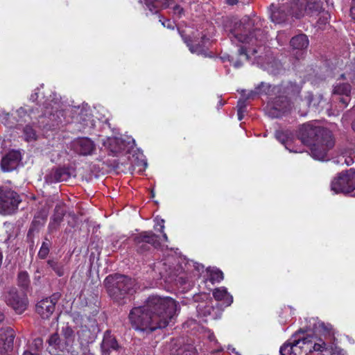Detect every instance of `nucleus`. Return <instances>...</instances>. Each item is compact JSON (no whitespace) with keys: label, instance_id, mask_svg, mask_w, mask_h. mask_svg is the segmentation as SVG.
Wrapping results in <instances>:
<instances>
[{"label":"nucleus","instance_id":"f257e3e1","mask_svg":"<svg viewBox=\"0 0 355 355\" xmlns=\"http://www.w3.org/2000/svg\"><path fill=\"white\" fill-rule=\"evenodd\" d=\"M178 311V304L172 297L153 295L144 305L130 310L128 320L135 331L151 333L165 328Z\"/></svg>","mask_w":355,"mask_h":355},{"label":"nucleus","instance_id":"f03ea898","mask_svg":"<svg viewBox=\"0 0 355 355\" xmlns=\"http://www.w3.org/2000/svg\"><path fill=\"white\" fill-rule=\"evenodd\" d=\"M261 24L258 17H244L228 31V36L232 44L239 47V55L248 60L252 56H256L261 52L263 46L268 40L267 34L260 26ZM257 57H261L258 55Z\"/></svg>","mask_w":355,"mask_h":355},{"label":"nucleus","instance_id":"7ed1b4c3","mask_svg":"<svg viewBox=\"0 0 355 355\" xmlns=\"http://www.w3.org/2000/svg\"><path fill=\"white\" fill-rule=\"evenodd\" d=\"M104 284L110 297L116 302H120L126 295L132 294L135 291V280L119 274L107 276Z\"/></svg>","mask_w":355,"mask_h":355},{"label":"nucleus","instance_id":"20e7f679","mask_svg":"<svg viewBox=\"0 0 355 355\" xmlns=\"http://www.w3.org/2000/svg\"><path fill=\"white\" fill-rule=\"evenodd\" d=\"M320 137L310 145V155L312 157L318 160H324L327 158L328 153L335 144V141L330 130L321 132Z\"/></svg>","mask_w":355,"mask_h":355},{"label":"nucleus","instance_id":"39448f33","mask_svg":"<svg viewBox=\"0 0 355 355\" xmlns=\"http://www.w3.org/2000/svg\"><path fill=\"white\" fill-rule=\"evenodd\" d=\"M74 342V332L69 326L62 327L60 336L58 334H53L48 340L49 346L60 352H67L71 351Z\"/></svg>","mask_w":355,"mask_h":355},{"label":"nucleus","instance_id":"423d86ee","mask_svg":"<svg viewBox=\"0 0 355 355\" xmlns=\"http://www.w3.org/2000/svg\"><path fill=\"white\" fill-rule=\"evenodd\" d=\"M270 97L265 108V112L271 118H279L288 113L292 105L288 98L282 94Z\"/></svg>","mask_w":355,"mask_h":355},{"label":"nucleus","instance_id":"0eeeda50","mask_svg":"<svg viewBox=\"0 0 355 355\" xmlns=\"http://www.w3.org/2000/svg\"><path fill=\"white\" fill-rule=\"evenodd\" d=\"M331 190L335 193H349L355 190V171L352 168L340 173L331 182Z\"/></svg>","mask_w":355,"mask_h":355},{"label":"nucleus","instance_id":"6e6552de","mask_svg":"<svg viewBox=\"0 0 355 355\" xmlns=\"http://www.w3.org/2000/svg\"><path fill=\"white\" fill-rule=\"evenodd\" d=\"M21 201L15 191L6 186L0 187V214L8 215L14 213Z\"/></svg>","mask_w":355,"mask_h":355},{"label":"nucleus","instance_id":"1a4fd4ad","mask_svg":"<svg viewBox=\"0 0 355 355\" xmlns=\"http://www.w3.org/2000/svg\"><path fill=\"white\" fill-rule=\"evenodd\" d=\"M293 2L296 10L292 7L293 14L297 19H300L305 15L316 14L322 8L320 0H295Z\"/></svg>","mask_w":355,"mask_h":355},{"label":"nucleus","instance_id":"9d476101","mask_svg":"<svg viewBox=\"0 0 355 355\" xmlns=\"http://www.w3.org/2000/svg\"><path fill=\"white\" fill-rule=\"evenodd\" d=\"M305 355H335L332 347H328L321 339L313 341L309 338H302Z\"/></svg>","mask_w":355,"mask_h":355},{"label":"nucleus","instance_id":"9b49d317","mask_svg":"<svg viewBox=\"0 0 355 355\" xmlns=\"http://www.w3.org/2000/svg\"><path fill=\"white\" fill-rule=\"evenodd\" d=\"M292 7H294V10H296L294 2H292L291 5H282L280 6L272 4L270 8V18L271 21L276 24L288 22L291 17H295L293 14Z\"/></svg>","mask_w":355,"mask_h":355},{"label":"nucleus","instance_id":"f8f14e48","mask_svg":"<svg viewBox=\"0 0 355 355\" xmlns=\"http://www.w3.org/2000/svg\"><path fill=\"white\" fill-rule=\"evenodd\" d=\"M323 130H329L314 125L311 123H304L299 129L298 137L304 144L310 146L317 137H320Z\"/></svg>","mask_w":355,"mask_h":355},{"label":"nucleus","instance_id":"ddd939ff","mask_svg":"<svg viewBox=\"0 0 355 355\" xmlns=\"http://www.w3.org/2000/svg\"><path fill=\"white\" fill-rule=\"evenodd\" d=\"M6 304L16 313H22L27 307L28 300L24 293H19L15 288H10L5 296Z\"/></svg>","mask_w":355,"mask_h":355},{"label":"nucleus","instance_id":"4468645a","mask_svg":"<svg viewBox=\"0 0 355 355\" xmlns=\"http://www.w3.org/2000/svg\"><path fill=\"white\" fill-rule=\"evenodd\" d=\"M158 236L151 231H144L134 237L137 251L143 253L149 250V245L157 248L159 245Z\"/></svg>","mask_w":355,"mask_h":355},{"label":"nucleus","instance_id":"2eb2a0df","mask_svg":"<svg viewBox=\"0 0 355 355\" xmlns=\"http://www.w3.org/2000/svg\"><path fill=\"white\" fill-rule=\"evenodd\" d=\"M60 298L58 293L42 299L36 304V311L42 318H49L55 311V306Z\"/></svg>","mask_w":355,"mask_h":355},{"label":"nucleus","instance_id":"dca6fc26","mask_svg":"<svg viewBox=\"0 0 355 355\" xmlns=\"http://www.w3.org/2000/svg\"><path fill=\"white\" fill-rule=\"evenodd\" d=\"M280 355H303L304 346L302 338L295 335L280 347Z\"/></svg>","mask_w":355,"mask_h":355},{"label":"nucleus","instance_id":"f3484780","mask_svg":"<svg viewBox=\"0 0 355 355\" xmlns=\"http://www.w3.org/2000/svg\"><path fill=\"white\" fill-rule=\"evenodd\" d=\"M72 148L77 154L83 156L92 155L96 151L94 142L88 137H81L74 140Z\"/></svg>","mask_w":355,"mask_h":355},{"label":"nucleus","instance_id":"a211bd4d","mask_svg":"<svg viewBox=\"0 0 355 355\" xmlns=\"http://www.w3.org/2000/svg\"><path fill=\"white\" fill-rule=\"evenodd\" d=\"M21 159L19 151L11 150L5 155L1 159V166L3 171L8 172L15 169Z\"/></svg>","mask_w":355,"mask_h":355},{"label":"nucleus","instance_id":"6ab92c4d","mask_svg":"<svg viewBox=\"0 0 355 355\" xmlns=\"http://www.w3.org/2000/svg\"><path fill=\"white\" fill-rule=\"evenodd\" d=\"M15 335L11 329H0V355H12L8 352L12 349Z\"/></svg>","mask_w":355,"mask_h":355},{"label":"nucleus","instance_id":"aec40b11","mask_svg":"<svg viewBox=\"0 0 355 355\" xmlns=\"http://www.w3.org/2000/svg\"><path fill=\"white\" fill-rule=\"evenodd\" d=\"M162 8L168 9V12L173 20L180 19L186 15L183 0H166Z\"/></svg>","mask_w":355,"mask_h":355},{"label":"nucleus","instance_id":"412c9836","mask_svg":"<svg viewBox=\"0 0 355 355\" xmlns=\"http://www.w3.org/2000/svg\"><path fill=\"white\" fill-rule=\"evenodd\" d=\"M309 44L307 36L304 34H300L293 37L290 40V44L293 51L296 52V59L300 60L303 58L304 51L306 49Z\"/></svg>","mask_w":355,"mask_h":355},{"label":"nucleus","instance_id":"4be33fe9","mask_svg":"<svg viewBox=\"0 0 355 355\" xmlns=\"http://www.w3.org/2000/svg\"><path fill=\"white\" fill-rule=\"evenodd\" d=\"M103 146L110 150V155L116 156L127 150V145L124 140L118 137H108L103 142Z\"/></svg>","mask_w":355,"mask_h":355},{"label":"nucleus","instance_id":"5701e85b","mask_svg":"<svg viewBox=\"0 0 355 355\" xmlns=\"http://www.w3.org/2000/svg\"><path fill=\"white\" fill-rule=\"evenodd\" d=\"M71 177V173L67 168H56L52 169L45 177V181L48 184L55 183L68 180Z\"/></svg>","mask_w":355,"mask_h":355},{"label":"nucleus","instance_id":"b1692460","mask_svg":"<svg viewBox=\"0 0 355 355\" xmlns=\"http://www.w3.org/2000/svg\"><path fill=\"white\" fill-rule=\"evenodd\" d=\"M274 89L278 94H282L288 98V96L297 95L301 91V86L292 82H286L275 86Z\"/></svg>","mask_w":355,"mask_h":355},{"label":"nucleus","instance_id":"393cba45","mask_svg":"<svg viewBox=\"0 0 355 355\" xmlns=\"http://www.w3.org/2000/svg\"><path fill=\"white\" fill-rule=\"evenodd\" d=\"M276 85H271L269 84H266L264 83H261L257 87H255L254 90L251 91L248 96H247V98H252L254 96L259 95V94H266L269 96V98L270 97H272V96L278 94V92L275 91L274 87Z\"/></svg>","mask_w":355,"mask_h":355},{"label":"nucleus","instance_id":"a878e982","mask_svg":"<svg viewBox=\"0 0 355 355\" xmlns=\"http://www.w3.org/2000/svg\"><path fill=\"white\" fill-rule=\"evenodd\" d=\"M213 296L217 301H221L226 306H230L233 302V297L230 295L225 287L217 288L213 291Z\"/></svg>","mask_w":355,"mask_h":355},{"label":"nucleus","instance_id":"bb28decb","mask_svg":"<svg viewBox=\"0 0 355 355\" xmlns=\"http://www.w3.org/2000/svg\"><path fill=\"white\" fill-rule=\"evenodd\" d=\"M65 215V210L61 205H57L54 209V214L49 225L50 230H55L62 222L64 216Z\"/></svg>","mask_w":355,"mask_h":355},{"label":"nucleus","instance_id":"cd10ccee","mask_svg":"<svg viewBox=\"0 0 355 355\" xmlns=\"http://www.w3.org/2000/svg\"><path fill=\"white\" fill-rule=\"evenodd\" d=\"M275 137L279 142L285 146L286 148L288 149L291 152L293 151V150L289 149L288 146L293 139V134L291 131L288 130H277L275 132ZM293 152L296 153L297 151L293 150Z\"/></svg>","mask_w":355,"mask_h":355},{"label":"nucleus","instance_id":"c85d7f7f","mask_svg":"<svg viewBox=\"0 0 355 355\" xmlns=\"http://www.w3.org/2000/svg\"><path fill=\"white\" fill-rule=\"evenodd\" d=\"M31 111L26 107H21L16 110V118L18 122H28L32 118L31 116Z\"/></svg>","mask_w":355,"mask_h":355},{"label":"nucleus","instance_id":"c756f323","mask_svg":"<svg viewBox=\"0 0 355 355\" xmlns=\"http://www.w3.org/2000/svg\"><path fill=\"white\" fill-rule=\"evenodd\" d=\"M42 345V339H35L32 343V345L30 346L28 349L24 351L23 355H39Z\"/></svg>","mask_w":355,"mask_h":355},{"label":"nucleus","instance_id":"7c9ffc66","mask_svg":"<svg viewBox=\"0 0 355 355\" xmlns=\"http://www.w3.org/2000/svg\"><path fill=\"white\" fill-rule=\"evenodd\" d=\"M313 329L320 334H329L331 330V325L330 324H325L324 322L316 320L313 319Z\"/></svg>","mask_w":355,"mask_h":355},{"label":"nucleus","instance_id":"2f4dec72","mask_svg":"<svg viewBox=\"0 0 355 355\" xmlns=\"http://www.w3.org/2000/svg\"><path fill=\"white\" fill-rule=\"evenodd\" d=\"M149 10L157 12L158 8H162L166 0H144Z\"/></svg>","mask_w":355,"mask_h":355},{"label":"nucleus","instance_id":"473e14b6","mask_svg":"<svg viewBox=\"0 0 355 355\" xmlns=\"http://www.w3.org/2000/svg\"><path fill=\"white\" fill-rule=\"evenodd\" d=\"M51 246V242L47 238H45L38 252V257L42 259L46 258L49 253Z\"/></svg>","mask_w":355,"mask_h":355},{"label":"nucleus","instance_id":"72a5a7b5","mask_svg":"<svg viewBox=\"0 0 355 355\" xmlns=\"http://www.w3.org/2000/svg\"><path fill=\"white\" fill-rule=\"evenodd\" d=\"M351 86L348 83L337 84L334 86V94L340 96L350 94Z\"/></svg>","mask_w":355,"mask_h":355},{"label":"nucleus","instance_id":"f704fd0d","mask_svg":"<svg viewBox=\"0 0 355 355\" xmlns=\"http://www.w3.org/2000/svg\"><path fill=\"white\" fill-rule=\"evenodd\" d=\"M103 345L107 349H116L118 343L116 340L110 335H105L103 340Z\"/></svg>","mask_w":355,"mask_h":355},{"label":"nucleus","instance_id":"c9c22d12","mask_svg":"<svg viewBox=\"0 0 355 355\" xmlns=\"http://www.w3.org/2000/svg\"><path fill=\"white\" fill-rule=\"evenodd\" d=\"M47 263L58 276L62 277L64 275V266L61 263L50 259Z\"/></svg>","mask_w":355,"mask_h":355},{"label":"nucleus","instance_id":"e433bc0d","mask_svg":"<svg viewBox=\"0 0 355 355\" xmlns=\"http://www.w3.org/2000/svg\"><path fill=\"white\" fill-rule=\"evenodd\" d=\"M23 137L26 141H35L37 139V134L31 126L26 125L23 130Z\"/></svg>","mask_w":355,"mask_h":355},{"label":"nucleus","instance_id":"4c0bfd02","mask_svg":"<svg viewBox=\"0 0 355 355\" xmlns=\"http://www.w3.org/2000/svg\"><path fill=\"white\" fill-rule=\"evenodd\" d=\"M18 285L24 288L28 287L30 284L29 275L26 271H21L17 276Z\"/></svg>","mask_w":355,"mask_h":355},{"label":"nucleus","instance_id":"58836bf2","mask_svg":"<svg viewBox=\"0 0 355 355\" xmlns=\"http://www.w3.org/2000/svg\"><path fill=\"white\" fill-rule=\"evenodd\" d=\"M137 160H132V164L133 166H140V168L139 169V171H143L146 169L147 167V162L144 159V156L142 153H139L137 157Z\"/></svg>","mask_w":355,"mask_h":355},{"label":"nucleus","instance_id":"ea45409f","mask_svg":"<svg viewBox=\"0 0 355 355\" xmlns=\"http://www.w3.org/2000/svg\"><path fill=\"white\" fill-rule=\"evenodd\" d=\"M184 40V42L187 43V46L189 49V51L192 53H196L197 55H205L206 51L204 49V47L202 45L196 44V45H192L187 40Z\"/></svg>","mask_w":355,"mask_h":355},{"label":"nucleus","instance_id":"a19ab883","mask_svg":"<svg viewBox=\"0 0 355 355\" xmlns=\"http://www.w3.org/2000/svg\"><path fill=\"white\" fill-rule=\"evenodd\" d=\"M224 278L223 273L221 270L214 268L210 271V280L212 282H220Z\"/></svg>","mask_w":355,"mask_h":355},{"label":"nucleus","instance_id":"79ce46f5","mask_svg":"<svg viewBox=\"0 0 355 355\" xmlns=\"http://www.w3.org/2000/svg\"><path fill=\"white\" fill-rule=\"evenodd\" d=\"M159 21L162 23V24L166 27L168 29H173L175 26V24L174 21H171V19H165L163 17H161L159 18Z\"/></svg>","mask_w":355,"mask_h":355},{"label":"nucleus","instance_id":"37998d69","mask_svg":"<svg viewBox=\"0 0 355 355\" xmlns=\"http://www.w3.org/2000/svg\"><path fill=\"white\" fill-rule=\"evenodd\" d=\"M288 39V36L284 31L279 32L277 35V40L279 45H283L286 42Z\"/></svg>","mask_w":355,"mask_h":355},{"label":"nucleus","instance_id":"c03bdc74","mask_svg":"<svg viewBox=\"0 0 355 355\" xmlns=\"http://www.w3.org/2000/svg\"><path fill=\"white\" fill-rule=\"evenodd\" d=\"M181 355H197V351L191 345L184 347Z\"/></svg>","mask_w":355,"mask_h":355},{"label":"nucleus","instance_id":"a18cd8bd","mask_svg":"<svg viewBox=\"0 0 355 355\" xmlns=\"http://www.w3.org/2000/svg\"><path fill=\"white\" fill-rule=\"evenodd\" d=\"M247 103L246 99H239L237 103V112H246Z\"/></svg>","mask_w":355,"mask_h":355},{"label":"nucleus","instance_id":"49530a36","mask_svg":"<svg viewBox=\"0 0 355 355\" xmlns=\"http://www.w3.org/2000/svg\"><path fill=\"white\" fill-rule=\"evenodd\" d=\"M52 103H53V105L51 103V104H48V105H46L45 106V108H46L45 114H48L51 115V114H53V112L48 110H49V105L51 107V110L55 109V110H57L58 109V107H59V103L57 102V101H52Z\"/></svg>","mask_w":355,"mask_h":355},{"label":"nucleus","instance_id":"de8ad7c7","mask_svg":"<svg viewBox=\"0 0 355 355\" xmlns=\"http://www.w3.org/2000/svg\"><path fill=\"white\" fill-rule=\"evenodd\" d=\"M340 102L343 105V107H346L350 101L349 94L343 95L340 98Z\"/></svg>","mask_w":355,"mask_h":355},{"label":"nucleus","instance_id":"09e8293b","mask_svg":"<svg viewBox=\"0 0 355 355\" xmlns=\"http://www.w3.org/2000/svg\"><path fill=\"white\" fill-rule=\"evenodd\" d=\"M230 61L231 63H232V65L235 68H239L243 65V62L241 60H235L233 57L231 59H230Z\"/></svg>","mask_w":355,"mask_h":355},{"label":"nucleus","instance_id":"8fccbe9b","mask_svg":"<svg viewBox=\"0 0 355 355\" xmlns=\"http://www.w3.org/2000/svg\"><path fill=\"white\" fill-rule=\"evenodd\" d=\"M164 220H162V219H160V220L156 219V225L160 227L159 231L161 232H163V230L164 229Z\"/></svg>","mask_w":355,"mask_h":355},{"label":"nucleus","instance_id":"3c124183","mask_svg":"<svg viewBox=\"0 0 355 355\" xmlns=\"http://www.w3.org/2000/svg\"><path fill=\"white\" fill-rule=\"evenodd\" d=\"M38 90V88L36 89L35 90V92L33 93L31 96H30V100L32 101V102H35L37 100L38 98V92H37Z\"/></svg>","mask_w":355,"mask_h":355},{"label":"nucleus","instance_id":"603ef678","mask_svg":"<svg viewBox=\"0 0 355 355\" xmlns=\"http://www.w3.org/2000/svg\"><path fill=\"white\" fill-rule=\"evenodd\" d=\"M350 14L352 17L355 20V0L352 1V6L350 9Z\"/></svg>","mask_w":355,"mask_h":355},{"label":"nucleus","instance_id":"864d4df0","mask_svg":"<svg viewBox=\"0 0 355 355\" xmlns=\"http://www.w3.org/2000/svg\"><path fill=\"white\" fill-rule=\"evenodd\" d=\"M237 112H238V113H237V114H238V119H239V121H241V120L243 119V116H244V114H245V112H241V111Z\"/></svg>","mask_w":355,"mask_h":355},{"label":"nucleus","instance_id":"5fc2aeb1","mask_svg":"<svg viewBox=\"0 0 355 355\" xmlns=\"http://www.w3.org/2000/svg\"><path fill=\"white\" fill-rule=\"evenodd\" d=\"M238 0H227V2L230 5H234L237 3Z\"/></svg>","mask_w":355,"mask_h":355},{"label":"nucleus","instance_id":"6e6d98bb","mask_svg":"<svg viewBox=\"0 0 355 355\" xmlns=\"http://www.w3.org/2000/svg\"><path fill=\"white\" fill-rule=\"evenodd\" d=\"M227 349L235 354L236 349L232 346H228Z\"/></svg>","mask_w":355,"mask_h":355},{"label":"nucleus","instance_id":"4d7b16f0","mask_svg":"<svg viewBox=\"0 0 355 355\" xmlns=\"http://www.w3.org/2000/svg\"><path fill=\"white\" fill-rule=\"evenodd\" d=\"M209 339L210 340V341H214L215 340V336L213 334H211V335L209 336Z\"/></svg>","mask_w":355,"mask_h":355},{"label":"nucleus","instance_id":"13d9d810","mask_svg":"<svg viewBox=\"0 0 355 355\" xmlns=\"http://www.w3.org/2000/svg\"><path fill=\"white\" fill-rule=\"evenodd\" d=\"M162 233H163L162 236H163L164 240L165 241H168V236H167L166 234V233H164V232H163Z\"/></svg>","mask_w":355,"mask_h":355},{"label":"nucleus","instance_id":"bf43d9fd","mask_svg":"<svg viewBox=\"0 0 355 355\" xmlns=\"http://www.w3.org/2000/svg\"><path fill=\"white\" fill-rule=\"evenodd\" d=\"M5 317L3 313L0 312V322L4 320Z\"/></svg>","mask_w":355,"mask_h":355},{"label":"nucleus","instance_id":"052dcab7","mask_svg":"<svg viewBox=\"0 0 355 355\" xmlns=\"http://www.w3.org/2000/svg\"><path fill=\"white\" fill-rule=\"evenodd\" d=\"M352 128L355 132V121L352 123Z\"/></svg>","mask_w":355,"mask_h":355},{"label":"nucleus","instance_id":"680f3d73","mask_svg":"<svg viewBox=\"0 0 355 355\" xmlns=\"http://www.w3.org/2000/svg\"><path fill=\"white\" fill-rule=\"evenodd\" d=\"M223 105V103H222V101H219V105H220V106H222Z\"/></svg>","mask_w":355,"mask_h":355},{"label":"nucleus","instance_id":"e2e57ef3","mask_svg":"<svg viewBox=\"0 0 355 355\" xmlns=\"http://www.w3.org/2000/svg\"><path fill=\"white\" fill-rule=\"evenodd\" d=\"M235 355H241L238 352H235Z\"/></svg>","mask_w":355,"mask_h":355},{"label":"nucleus","instance_id":"0e129e2a","mask_svg":"<svg viewBox=\"0 0 355 355\" xmlns=\"http://www.w3.org/2000/svg\"><path fill=\"white\" fill-rule=\"evenodd\" d=\"M354 196H355V193H354Z\"/></svg>","mask_w":355,"mask_h":355}]
</instances>
